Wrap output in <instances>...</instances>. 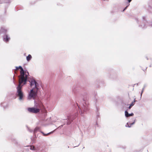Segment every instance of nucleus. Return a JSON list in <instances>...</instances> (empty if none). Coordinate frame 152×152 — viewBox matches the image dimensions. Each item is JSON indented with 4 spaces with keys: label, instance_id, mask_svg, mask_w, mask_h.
<instances>
[{
    "label": "nucleus",
    "instance_id": "obj_1",
    "mask_svg": "<svg viewBox=\"0 0 152 152\" xmlns=\"http://www.w3.org/2000/svg\"><path fill=\"white\" fill-rule=\"evenodd\" d=\"M19 69H20V75L18 76L19 82H20L21 78H22L23 81H27L28 76L29 75L28 72L26 71L24 72L23 68L21 66H20L19 67H16V69L14 71L15 74L17 73V72Z\"/></svg>",
    "mask_w": 152,
    "mask_h": 152
},
{
    "label": "nucleus",
    "instance_id": "obj_2",
    "mask_svg": "<svg viewBox=\"0 0 152 152\" xmlns=\"http://www.w3.org/2000/svg\"><path fill=\"white\" fill-rule=\"evenodd\" d=\"M22 79L21 78L20 80V82H19V84L17 88V96L19 97L20 100H21L23 99V94L21 89L23 85L26 84L27 82V81H23Z\"/></svg>",
    "mask_w": 152,
    "mask_h": 152
},
{
    "label": "nucleus",
    "instance_id": "obj_3",
    "mask_svg": "<svg viewBox=\"0 0 152 152\" xmlns=\"http://www.w3.org/2000/svg\"><path fill=\"white\" fill-rule=\"evenodd\" d=\"M38 90V89L34 88H34L31 90L28 94V99H29L32 98L35 99L37 97Z\"/></svg>",
    "mask_w": 152,
    "mask_h": 152
},
{
    "label": "nucleus",
    "instance_id": "obj_4",
    "mask_svg": "<svg viewBox=\"0 0 152 152\" xmlns=\"http://www.w3.org/2000/svg\"><path fill=\"white\" fill-rule=\"evenodd\" d=\"M29 82L30 83V86L32 87V88H34H34L38 89V84L36 81L34 79H32Z\"/></svg>",
    "mask_w": 152,
    "mask_h": 152
},
{
    "label": "nucleus",
    "instance_id": "obj_5",
    "mask_svg": "<svg viewBox=\"0 0 152 152\" xmlns=\"http://www.w3.org/2000/svg\"><path fill=\"white\" fill-rule=\"evenodd\" d=\"M28 111L31 113H39L40 111L39 109L35 108L34 107L29 108L28 109Z\"/></svg>",
    "mask_w": 152,
    "mask_h": 152
},
{
    "label": "nucleus",
    "instance_id": "obj_6",
    "mask_svg": "<svg viewBox=\"0 0 152 152\" xmlns=\"http://www.w3.org/2000/svg\"><path fill=\"white\" fill-rule=\"evenodd\" d=\"M10 39V38L7 35H4V40L6 42H8Z\"/></svg>",
    "mask_w": 152,
    "mask_h": 152
},
{
    "label": "nucleus",
    "instance_id": "obj_7",
    "mask_svg": "<svg viewBox=\"0 0 152 152\" xmlns=\"http://www.w3.org/2000/svg\"><path fill=\"white\" fill-rule=\"evenodd\" d=\"M125 115L126 117H128L131 116H132L134 115V114L132 113L131 114H129L128 112L126 111L125 112Z\"/></svg>",
    "mask_w": 152,
    "mask_h": 152
},
{
    "label": "nucleus",
    "instance_id": "obj_8",
    "mask_svg": "<svg viewBox=\"0 0 152 152\" xmlns=\"http://www.w3.org/2000/svg\"><path fill=\"white\" fill-rule=\"evenodd\" d=\"M32 58V56L30 54L28 55V56L26 57V60L28 61H29Z\"/></svg>",
    "mask_w": 152,
    "mask_h": 152
},
{
    "label": "nucleus",
    "instance_id": "obj_9",
    "mask_svg": "<svg viewBox=\"0 0 152 152\" xmlns=\"http://www.w3.org/2000/svg\"><path fill=\"white\" fill-rule=\"evenodd\" d=\"M30 149L31 150H35V147H34V146H31L30 148Z\"/></svg>",
    "mask_w": 152,
    "mask_h": 152
},
{
    "label": "nucleus",
    "instance_id": "obj_10",
    "mask_svg": "<svg viewBox=\"0 0 152 152\" xmlns=\"http://www.w3.org/2000/svg\"><path fill=\"white\" fill-rule=\"evenodd\" d=\"M135 101V99H134V101L130 105L132 106H133L134 104Z\"/></svg>",
    "mask_w": 152,
    "mask_h": 152
},
{
    "label": "nucleus",
    "instance_id": "obj_11",
    "mask_svg": "<svg viewBox=\"0 0 152 152\" xmlns=\"http://www.w3.org/2000/svg\"><path fill=\"white\" fill-rule=\"evenodd\" d=\"M50 133H48L47 134H43V135H44V136H47V135H48Z\"/></svg>",
    "mask_w": 152,
    "mask_h": 152
},
{
    "label": "nucleus",
    "instance_id": "obj_12",
    "mask_svg": "<svg viewBox=\"0 0 152 152\" xmlns=\"http://www.w3.org/2000/svg\"><path fill=\"white\" fill-rule=\"evenodd\" d=\"M132 106H131L130 105L129 106V109H130L131 108V107H132Z\"/></svg>",
    "mask_w": 152,
    "mask_h": 152
}]
</instances>
